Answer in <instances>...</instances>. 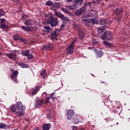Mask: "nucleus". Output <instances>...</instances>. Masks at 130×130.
<instances>
[{"mask_svg":"<svg viewBox=\"0 0 130 130\" xmlns=\"http://www.w3.org/2000/svg\"><path fill=\"white\" fill-rule=\"evenodd\" d=\"M10 110L17 114L18 117H23L25 115V106H23L22 102H18L17 105L13 104L10 107Z\"/></svg>","mask_w":130,"mask_h":130,"instance_id":"f257e3e1","label":"nucleus"},{"mask_svg":"<svg viewBox=\"0 0 130 130\" xmlns=\"http://www.w3.org/2000/svg\"><path fill=\"white\" fill-rule=\"evenodd\" d=\"M84 3V0H76L75 3L73 5H66V8L67 10H76L80 6H82Z\"/></svg>","mask_w":130,"mask_h":130,"instance_id":"f03ea898","label":"nucleus"},{"mask_svg":"<svg viewBox=\"0 0 130 130\" xmlns=\"http://www.w3.org/2000/svg\"><path fill=\"white\" fill-rule=\"evenodd\" d=\"M82 21V23H83L87 28L90 26V25H95L98 23L97 19L94 18L91 19H83Z\"/></svg>","mask_w":130,"mask_h":130,"instance_id":"7ed1b4c3","label":"nucleus"},{"mask_svg":"<svg viewBox=\"0 0 130 130\" xmlns=\"http://www.w3.org/2000/svg\"><path fill=\"white\" fill-rule=\"evenodd\" d=\"M48 21L51 27H55V26L57 25L58 24V19L57 18L54 17V16L52 15L49 16Z\"/></svg>","mask_w":130,"mask_h":130,"instance_id":"20e7f679","label":"nucleus"},{"mask_svg":"<svg viewBox=\"0 0 130 130\" xmlns=\"http://www.w3.org/2000/svg\"><path fill=\"white\" fill-rule=\"evenodd\" d=\"M113 34L111 31L109 30H106L103 34L102 35L101 39L102 40H110Z\"/></svg>","mask_w":130,"mask_h":130,"instance_id":"39448f33","label":"nucleus"},{"mask_svg":"<svg viewBox=\"0 0 130 130\" xmlns=\"http://www.w3.org/2000/svg\"><path fill=\"white\" fill-rule=\"evenodd\" d=\"M13 38L15 41H20L21 42H23L24 44L28 43V41L27 40V39H23L18 34H15L13 36Z\"/></svg>","mask_w":130,"mask_h":130,"instance_id":"423d86ee","label":"nucleus"},{"mask_svg":"<svg viewBox=\"0 0 130 130\" xmlns=\"http://www.w3.org/2000/svg\"><path fill=\"white\" fill-rule=\"evenodd\" d=\"M86 12V7H82L81 8L76 10L74 14L76 16H81Z\"/></svg>","mask_w":130,"mask_h":130,"instance_id":"0eeeda50","label":"nucleus"},{"mask_svg":"<svg viewBox=\"0 0 130 130\" xmlns=\"http://www.w3.org/2000/svg\"><path fill=\"white\" fill-rule=\"evenodd\" d=\"M100 25L105 26L106 27L108 28V27H109L108 26H109V24H110V22L106 20L105 19H103L100 20Z\"/></svg>","mask_w":130,"mask_h":130,"instance_id":"6e6552de","label":"nucleus"},{"mask_svg":"<svg viewBox=\"0 0 130 130\" xmlns=\"http://www.w3.org/2000/svg\"><path fill=\"white\" fill-rule=\"evenodd\" d=\"M74 113H75V112H74V110L70 109L69 110H68L67 114L68 120H71V119L73 117Z\"/></svg>","mask_w":130,"mask_h":130,"instance_id":"1a4fd4ad","label":"nucleus"},{"mask_svg":"<svg viewBox=\"0 0 130 130\" xmlns=\"http://www.w3.org/2000/svg\"><path fill=\"white\" fill-rule=\"evenodd\" d=\"M43 103H44V100L43 99L38 100L36 101L35 106L36 107V108H39V107H41V106L42 104H43Z\"/></svg>","mask_w":130,"mask_h":130,"instance_id":"9d476101","label":"nucleus"},{"mask_svg":"<svg viewBox=\"0 0 130 130\" xmlns=\"http://www.w3.org/2000/svg\"><path fill=\"white\" fill-rule=\"evenodd\" d=\"M7 56L12 60H16L17 59V54L16 53H9L7 54Z\"/></svg>","mask_w":130,"mask_h":130,"instance_id":"9b49d317","label":"nucleus"},{"mask_svg":"<svg viewBox=\"0 0 130 130\" xmlns=\"http://www.w3.org/2000/svg\"><path fill=\"white\" fill-rule=\"evenodd\" d=\"M106 28L107 27H106L105 25L99 27L97 30L98 34H102V33H103L105 30H106Z\"/></svg>","mask_w":130,"mask_h":130,"instance_id":"f8f14e48","label":"nucleus"},{"mask_svg":"<svg viewBox=\"0 0 130 130\" xmlns=\"http://www.w3.org/2000/svg\"><path fill=\"white\" fill-rule=\"evenodd\" d=\"M74 49H75V47H74V43H71L69 46V48L68 49V53H73V52H74Z\"/></svg>","mask_w":130,"mask_h":130,"instance_id":"ddd939ff","label":"nucleus"},{"mask_svg":"<svg viewBox=\"0 0 130 130\" xmlns=\"http://www.w3.org/2000/svg\"><path fill=\"white\" fill-rule=\"evenodd\" d=\"M52 48H53V46L50 44L43 46V50H51Z\"/></svg>","mask_w":130,"mask_h":130,"instance_id":"4468645a","label":"nucleus"},{"mask_svg":"<svg viewBox=\"0 0 130 130\" xmlns=\"http://www.w3.org/2000/svg\"><path fill=\"white\" fill-rule=\"evenodd\" d=\"M122 12H123L122 8H118L115 10L114 14L115 15H116L117 17H119L120 16V14H121Z\"/></svg>","mask_w":130,"mask_h":130,"instance_id":"2eb2a0df","label":"nucleus"},{"mask_svg":"<svg viewBox=\"0 0 130 130\" xmlns=\"http://www.w3.org/2000/svg\"><path fill=\"white\" fill-rule=\"evenodd\" d=\"M61 11H62V12H64V13H65L66 14H67L68 15H70V17H73V16H74V14H73V13L68 10V9H67L66 8H62Z\"/></svg>","mask_w":130,"mask_h":130,"instance_id":"dca6fc26","label":"nucleus"},{"mask_svg":"<svg viewBox=\"0 0 130 130\" xmlns=\"http://www.w3.org/2000/svg\"><path fill=\"white\" fill-rule=\"evenodd\" d=\"M0 28L5 31V32H8V30H9V25L5 24H1L0 25Z\"/></svg>","mask_w":130,"mask_h":130,"instance_id":"f3484780","label":"nucleus"},{"mask_svg":"<svg viewBox=\"0 0 130 130\" xmlns=\"http://www.w3.org/2000/svg\"><path fill=\"white\" fill-rule=\"evenodd\" d=\"M40 90V86H36L35 89H33L31 92V95H36L37 93H38V91Z\"/></svg>","mask_w":130,"mask_h":130,"instance_id":"a211bd4d","label":"nucleus"},{"mask_svg":"<svg viewBox=\"0 0 130 130\" xmlns=\"http://www.w3.org/2000/svg\"><path fill=\"white\" fill-rule=\"evenodd\" d=\"M51 124L50 123H45L42 125V129L43 130H49L50 128V125Z\"/></svg>","mask_w":130,"mask_h":130,"instance_id":"6ab92c4d","label":"nucleus"},{"mask_svg":"<svg viewBox=\"0 0 130 130\" xmlns=\"http://www.w3.org/2000/svg\"><path fill=\"white\" fill-rule=\"evenodd\" d=\"M43 97L45 96V103L46 104L47 103H49L50 100H49V97L47 96V93L44 92L42 94Z\"/></svg>","mask_w":130,"mask_h":130,"instance_id":"aec40b11","label":"nucleus"},{"mask_svg":"<svg viewBox=\"0 0 130 130\" xmlns=\"http://www.w3.org/2000/svg\"><path fill=\"white\" fill-rule=\"evenodd\" d=\"M18 75H19V72H18V71H14L11 76V79H12L13 80H14V79H15V78L18 77Z\"/></svg>","mask_w":130,"mask_h":130,"instance_id":"412c9836","label":"nucleus"},{"mask_svg":"<svg viewBox=\"0 0 130 130\" xmlns=\"http://www.w3.org/2000/svg\"><path fill=\"white\" fill-rule=\"evenodd\" d=\"M29 53H30L29 50H25L22 51L21 54V55H23L24 56H27Z\"/></svg>","mask_w":130,"mask_h":130,"instance_id":"4be33fe9","label":"nucleus"},{"mask_svg":"<svg viewBox=\"0 0 130 130\" xmlns=\"http://www.w3.org/2000/svg\"><path fill=\"white\" fill-rule=\"evenodd\" d=\"M59 8V4L58 3H56L55 5H52V8H51V10L56 12V10Z\"/></svg>","mask_w":130,"mask_h":130,"instance_id":"5701e85b","label":"nucleus"},{"mask_svg":"<svg viewBox=\"0 0 130 130\" xmlns=\"http://www.w3.org/2000/svg\"><path fill=\"white\" fill-rule=\"evenodd\" d=\"M24 24L26 26H32V20L26 19L24 22Z\"/></svg>","mask_w":130,"mask_h":130,"instance_id":"b1692460","label":"nucleus"},{"mask_svg":"<svg viewBox=\"0 0 130 130\" xmlns=\"http://www.w3.org/2000/svg\"><path fill=\"white\" fill-rule=\"evenodd\" d=\"M18 66H19V67H21V68H22V69H24V68L27 69L29 68V66H28V64H25L23 62L19 63Z\"/></svg>","mask_w":130,"mask_h":130,"instance_id":"393cba45","label":"nucleus"},{"mask_svg":"<svg viewBox=\"0 0 130 130\" xmlns=\"http://www.w3.org/2000/svg\"><path fill=\"white\" fill-rule=\"evenodd\" d=\"M56 31H53L51 34V37L50 38L51 39H55V38L56 37Z\"/></svg>","mask_w":130,"mask_h":130,"instance_id":"a878e982","label":"nucleus"},{"mask_svg":"<svg viewBox=\"0 0 130 130\" xmlns=\"http://www.w3.org/2000/svg\"><path fill=\"white\" fill-rule=\"evenodd\" d=\"M21 29H22V30H24V31H26L27 32L31 31V28L29 26H23L21 27Z\"/></svg>","mask_w":130,"mask_h":130,"instance_id":"bb28decb","label":"nucleus"},{"mask_svg":"<svg viewBox=\"0 0 130 130\" xmlns=\"http://www.w3.org/2000/svg\"><path fill=\"white\" fill-rule=\"evenodd\" d=\"M103 44H104V45H105V46H108L109 47H111V46H112V44H111L106 41H104Z\"/></svg>","mask_w":130,"mask_h":130,"instance_id":"cd10ccee","label":"nucleus"},{"mask_svg":"<svg viewBox=\"0 0 130 130\" xmlns=\"http://www.w3.org/2000/svg\"><path fill=\"white\" fill-rule=\"evenodd\" d=\"M60 19H61V20H62V21H68V22H70V20L69 19V18H67V17L64 16V15H63V14H62V15L61 16V17H60Z\"/></svg>","mask_w":130,"mask_h":130,"instance_id":"c85d7f7f","label":"nucleus"},{"mask_svg":"<svg viewBox=\"0 0 130 130\" xmlns=\"http://www.w3.org/2000/svg\"><path fill=\"white\" fill-rule=\"evenodd\" d=\"M95 53L96 54L98 57H101V56H102V55H103V52L101 51H96L95 52Z\"/></svg>","mask_w":130,"mask_h":130,"instance_id":"c756f323","label":"nucleus"},{"mask_svg":"<svg viewBox=\"0 0 130 130\" xmlns=\"http://www.w3.org/2000/svg\"><path fill=\"white\" fill-rule=\"evenodd\" d=\"M6 127H7V124H6L5 123H3V122H1L0 123V129L2 128H6Z\"/></svg>","mask_w":130,"mask_h":130,"instance_id":"7c9ffc66","label":"nucleus"},{"mask_svg":"<svg viewBox=\"0 0 130 130\" xmlns=\"http://www.w3.org/2000/svg\"><path fill=\"white\" fill-rule=\"evenodd\" d=\"M27 59H32L33 57H34V56H33V54L32 53L30 54V53H28V54L27 56H26Z\"/></svg>","mask_w":130,"mask_h":130,"instance_id":"2f4dec72","label":"nucleus"},{"mask_svg":"<svg viewBox=\"0 0 130 130\" xmlns=\"http://www.w3.org/2000/svg\"><path fill=\"white\" fill-rule=\"evenodd\" d=\"M79 37L82 40H83V38H85V34H84V32L82 31L79 34Z\"/></svg>","mask_w":130,"mask_h":130,"instance_id":"473e14b6","label":"nucleus"},{"mask_svg":"<svg viewBox=\"0 0 130 130\" xmlns=\"http://www.w3.org/2000/svg\"><path fill=\"white\" fill-rule=\"evenodd\" d=\"M46 6H53V2L52 1H47Z\"/></svg>","mask_w":130,"mask_h":130,"instance_id":"72a5a7b5","label":"nucleus"},{"mask_svg":"<svg viewBox=\"0 0 130 130\" xmlns=\"http://www.w3.org/2000/svg\"><path fill=\"white\" fill-rule=\"evenodd\" d=\"M55 15L58 18H60L61 17L62 14L60 13V12H55Z\"/></svg>","mask_w":130,"mask_h":130,"instance_id":"f704fd0d","label":"nucleus"},{"mask_svg":"<svg viewBox=\"0 0 130 130\" xmlns=\"http://www.w3.org/2000/svg\"><path fill=\"white\" fill-rule=\"evenodd\" d=\"M42 77H44V76H46V70H44L40 74Z\"/></svg>","mask_w":130,"mask_h":130,"instance_id":"c9c22d12","label":"nucleus"},{"mask_svg":"<svg viewBox=\"0 0 130 130\" xmlns=\"http://www.w3.org/2000/svg\"><path fill=\"white\" fill-rule=\"evenodd\" d=\"M115 20L117 23H119L121 21V18L120 17H115Z\"/></svg>","mask_w":130,"mask_h":130,"instance_id":"e433bc0d","label":"nucleus"},{"mask_svg":"<svg viewBox=\"0 0 130 130\" xmlns=\"http://www.w3.org/2000/svg\"><path fill=\"white\" fill-rule=\"evenodd\" d=\"M5 16V11L2 9H0V17H3Z\"/></svg>","mask_w":130,"mask_h":130,"instance_id":"4c0bfd02","label":"nucleus"},{"mask_svg":"<svg viewBox=\"0 0 130 130\" xmlns=\"http://www.w3.org/2000/svg\"><path fill=\"white\" fill-rule=\"evenodd\" d=\"M73 122L75 124H77V123H79V119L77 118H74L73 119Z\"/></svg>","mask_w":130,"mask_h":130,"instance_id":"58836bf2","label":"nucleus"},{"mask_svg":"<svg viewBox=\"0 0 130 130\" xmlns=\"http://www.w3.org/2000/svg\"><path fill=\"white\" fill-rule=\"evenodd\" d=\"M75 29H76V30H79V28H80V26H79V25L78 24L75 23L73 25Z\"/></svg>","mask_w":130,"mask_h":130,"instance_id":"ea45409f","label":"nucleus"},{"mask_svg":"<svg viewBox=\"0 0 130 130\" xmlns=\"http://www.w3.org/2000/svg\"><path fill=\"white\" fill-rule=\"evenodd\" d=\"M44 28L46 29L45 31H47L48 30H50V26H49V25L45 26Z\"/></svg>","mask_w":130,"mask_h":130,"instance_id":"a19ab883","label":"nucleus"},{"mask_svg":"<svg viewBox=\"0 0 130 130\" xmlns=\"http://www.w3.org/2000/svg\"><path fill=\"white\" fill-rule=\"evenodd\" d=\"M88 16L90 17H93L94 16V13L90 12L89 13H88Z\"/></svg>","mask_w":130,"mask_h":130,"instance_id":"79ce46f5","label":"nucleus"},{"mask_svg":"<svg viewBox=\"0 0 130 130\" xmlns=\"http://www.w3.org/2000/svg\"><path fill=\"white\" fill-rule=\"evenodd\" d=\"M5 22H6V19L5 18H2L1 20V23H2V24H4V23H5Z\"/></svg>","mask_w":130,"mask_h":130,"instance_id":"37998d69","label":"nucleus"},{"mask_svg":"<svg viewBox=\"0 0 130 130\" xmlns=\"http://www.w3.org/2000/svg\"><path fill=\"white\" fill-rule=\"evenodd\" d=\"M106 121H107V122H109V121H110V120H111V118H110V117L107 118L105 119Z\"/></svg>","mask_w":130,"mask_h":130,"instance_id":"c03bdc74","label":"nucleus"},{"mask_svg":"<svg viewBox=\"0 0 130 130\" xmlns=\"http://www.w3.org/2000/svg\"><path fill=\"white\" fill-rule=\"evenodd\" d=\"M91 5H92V3L91 2H87L86 3H85V5L86 6H91Z\"/></svg>","mask_w":130,"mask_h":130,"instance_id":"a18cd8bd","label":"nucleus"},{"mask_svg":"<svg viewBox=\"0 0 130 130\" xmlns=\"http://www.w3.org/2000/svg\"><path fill=\"white\" fill-rule=\"evenodd\" d=\"M64 27H66V25L64 24H62L61 25V26H60V28H61V29H63Z\"/></svg>","mask_w":130,"mask_h":130,"instance_id":"49530a36","label":"nucleus"},{"mask_svg":"<svg viewBox=\"0 0 130 130\" xmlns=\"http://www.w3.org/2000/svg\"><path fill=\"white\" fill-rule=\"evenodd\" d=\"M78 129V127L76 126H73L72 127V130H77Z\"/></svg>","mask_w":130,"mask_h":130,"instance_id":"de8ad7c7","label":"nucleus"},{"mask_svg":"<svg viewBox=\"0 0 130 130\" xmlns=\"http://www.w3.org/2000/svg\"><path fill=\"white\" fill-rule=\"evenodd\" d=\"M51 96L50 97V99H54V98H53V93H51Z\"/></svg>","mask_w":130,"mask_h":130,"instance_id":"09e8293b","label":"nucleus"},{"mask_svg":"<svg viewBox=\"0 0 130 130\" xmlns=\"http://www.w3.org/2000/svg\"><path fill=\"white\" fill-rule=\"evenodd\" d=\"M78 40V38H75L74 40H73V41L72 42V43H73V44H74V43H75V42H76Z\"/></svg>","mask_w":130,"mask_h":130,"instance_id":"8fccbe9b","label":"nucleus"},{"mask_svg":"<svg viewBox=\"0 0 130 130\" xmlns=\"http://www.w3.org/2000/svg\"><path fill=\"white\" fill-rule=\"evenodd\" d=\"M12 2H14L15 3H19V0H11Z\"/></svg>","mask_w":130,"mask_h":130,"instance_id":"3c124183","label":"nucleus"},{"mask_svg":"<svg viewBox=\"0 0 130 130\" xmlns=\"http://www.w3.org/2000/svg\"><path fill=\"white\" fill-rule=\"evenodd\" d=\"M14 82H15V83H18V80L14 79Z\"/></svg>","mask_w":130,"mask_h":130,"instance_id":"603ef678","label":"nucleus"},{"mask_svg":"<svg viewBox=\"0 0 130 130\" xmlns=\"http://www.w3.org/2000/svg\"><path fill=\"white\" fill-rule=\"evenodd\" d=\"M73 0H67L68 3H71Z\"/></svg>","mask_w":130,"mask_h":130,"instance_id":"864d4df0","label":"nucleus"},{"mask_svg":"<svg viewBox=\"0 0 130 130\" xmlns=\"http://www.w3.org/2000/svg\"><path fill=\"white\" fill-rule=\"evenodd\" d=\"M98 3H99L100 2V0H96Z\"/></svg>","mask_w":130,"mask_h":130,"instance_id":"5fc2aeb1","label":"nucleus"},{"mask_svg":"<svg viewBox=\"0 0 130 130\" xmlns=\"http://www.w3.org/2000/svg\"><path fill=\"white\" fill-rule=\"evenodd\" d=\"M112 123H114V121H112Z\"/></svg>","mask_w":130,"mask_h":130,"instance_id":"6e6d98bb","label":"nucleus"},{"mask_svg":"<svg viewBox=\"0 0 130 130\" xmlns=\"http://www.w3.org/2000/svg\"><path fill=\"white\" fill-rule=\"evenodd\" d=\"M90 12H93V10L91 9Z\"/></svg>","mask_w":130,"mask_h":130,"instance_id":"4d7b16f0","label":"nucleus"},{"mask_svg":"<svg viewBox=\"0 0 130 130\" xmlns=\"http://www.w3.org/2000/svg\"><path fill=\"white\" fill-rule=\"evenodd\" d=\"M1 55H2V52H1V51H0V56H1Z\"/></svg>","mask_w":130,"mask_h":130,"instance_id":"13d9d810","label":"nucleus"},{"mask_svg":"<svg viewBox=\"0 0 130 130\" xmlns=\"http://www.w3.org/2000/svg\"><path fill=\"white\" fill-rule=\"evenodd\" d=\"M35 130H39V129L38 128H36V129H35Z\"/></svg>","mask_w":130,"mask_h":130,"instance_id":"bf43d9fd","label":"nucleus"},{"mask_svg":"<svg viewBox=\"0 0 130 130\" xmlns=\"http://www.w3.org/2000/svg\"><path fill=\"white\" fill-rule=\"evenodd\" d=\"M113 126V125H111V126Z\"/></svg>","mask_w":130,"mask_h":130,"instance_id":"052dcab7","label":"nucleus"},{"mask_svg":"<svg viewBox=\"0 0 130 130\" xmlns=\"http://www.w3.org/2000/svg\"><path fill=\"white\" fill-rule=\"evenodd\" d=\"M88 48H89V49H90V47H89Z\"/></svg>","mask_w":130,"mask_h":130,"instance_id":"680f3d73","label":"nucleus"}]
</instances>
